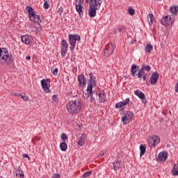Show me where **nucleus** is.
Listing matches in <instances>:
<instances>
[{
    "label": "nucleus",
    "mask_w": 178,
    "mask_h": 178,
    "mask_svg": "<svg viewBox=\"0 0 178 178\" xmlns=\"http://www.w3.org/2000/svg\"><path fill=\"white\" fill-rule=\"evenodd\" d=\"M30 20L33 22L35 24V31H41V24L42 21L40 17V15L35 14V13H33L31 14V17H29Z\"/></svg>",
    "instance_id": "nucleus-4"
},
{
    "label": "nucleus",
    "mask_w": 178,
    "mask_h": 178,
    "mask_svg": "<svg viewBox=\"0 0 178 178\" xmlns=\"http://www.w3.org/2000/svg\"><path fill=\"white\" fill-rule=\"evenodd\" d=\"M52 99H53V101H54V102H56V101H58V95H54L52 96Z\"/></svg>",
    "instance_id": "nucleus-47"
},
{
    "label": "nucleus",
    "mask_w": 178,
    "mask_h": 178,
    "mask_svg": "<svg viewBox=\"0 0 178 178\" xmlns=\"http://www.w3.org/2000/svg\"><path fill=\"white\" fill-rule=\"evenodd\" d=\"M26 60H30V59H31V57L30 56H27L26 57Z\"/></svg>",
    "instance_id": "nucleus-54"
},
{
    "label": "nucleus",
    "mask_w": 178,
    "mask_h": 178,
    "mask_svg": "<svg viewBox=\"0 0 178 178\" xmlns=\"http://www.w3.org/2000/svg\"><path fill=\"white\" fill-rule=\"evenodd\" d=\"M78 82L80 87H84L87 83V79H86L83 74H81L78 76Z\"/></svg>",
    "instance_id": "nucleus-19"
},
{
    "label": "nucleus",
    "mask_w": 178,
    "mask_h": 178,
    "mask_svg": "<svg viewBox=\"0 0 178 178\" xmlns=\"http://www.w3.org/2000/svg\"><path fill=\"white\" fill-rule=\"evenodd\" d=\"M172 174L173 176H178V170H172Z\"/></svg>",
    "instance_id": "nucleus-49"
},
{
    "label": "nucleus",
    "mask_w": 178,
    "mask_h": 178,
    "mask_svg": "<svg viewBox=\"0 0 178 178\" xmlns=\"http://www.w3.org/2000/svg\"><path fill=\"white\" fill-rule=\"evenodd\" d=\"M79 1H81V2L82 1L83 2V1H84V0H79ZM88 0H86V2H88Z\"/></svg>",
    "instance_id": "nucleus-57"
},
{
    "label": "nucleus",
    "mask_w": 178,
    "mask_h": 178,
    "mask_svg": "<svg viewBox=\"0 0 178 178\" xmlns=\"http://www.w3.org/2000/svg\"><path fill=\"white\" fill-rule=\"evenodd\" d=\"M4 60L7 65L13 63V55L8 51V49L3 48L0 49V60Z\"/></svg>",
    "instance_id": "nucleus-2"
},
{
    "label": "nucleus",
    "mask_w": 178,
    "mask_h": 178,
    "mask_svg": "<svg viewBox=\"0 0 178 178\" xmlns=\"http://www.w3.org/2000/svg\"><path fill=\"white\" fill-rule=\"evenodd\" d=\"M131 120H130L129 118L126 117V115H124V117L122 118V122L123 123V124H129V123H130Z\"/></svg>",
    "instance_id": "nucleus-32"
},
{
    "label": "nucleus",
    "mask_w": 178,
    "mask_h": 178,
    "mask_svg": "<svg viewBox=\"0 0 178 178\" xmlns=\"http://www.w3.org/2000/svg\"><path fill=\"white\" fill-rule=\"evenodd\" d=\"M52 73L54 76H58V68H55Z\"/></svg>",
    "instance_id": "nucleus-48"
},
{
    "label": "nucleus",
    "mask_w": 178,
    "mask_h": 178,
    "mask_svg": "<svg viewBox=\"0 0 178 178\" xmlns=\"http://www.w3.org/2000/svg\"><path fill=\"white\" fill-rule=\"evenodd\" d=\"M53 177L54 178H59V177H60V175H59V174H54L53 175Z\"/></svg>",
    "instance_id": "nucleus-51"
},
{
    "label": "nucleus",
    "mask_w": 178,
    "mask_h": 178,
    "mask_svg": "<svg viewBox=\"0 0 178 178\" xmlns=\"http://www.w3.org/2000/svg\"><path fill=\"white\" fill-rule=\"evenodd\" d=\"M91 173H92V172L91 170L88 171V172H85V173L83 175L82 177H83V178L88 177V176H90V175H91Z\"/></svg>",
    "instance_id": "nucleus-38"
},
{
    "label": "nucleus",
    "mask_w": 178,
    "mask_h": 178,
    "mask_svg": "<svg viewBox=\"0 0 178 178\" xmlns=\"http://www.w3.org/2000/svg\"><path fill=\"white\" fill-rule=\"evenodd\" d=\"M105 154H106V151L102 150L101 152V153L99 154H98L97 158H102V156H104V155H105Z\"/></svg>",
    "instance_id": "nucleus-43"
},
{
    "label": "nucleus",
    "mask_w": 178,
    "mask_h": 178,
    "mask_svg": "<svg viewBox=\"0 0 178 178\" xmlns=\"http://www.w3.org/2000/svg\"><path fill=\"white\" fill-rule=\"evenodd\" d=\"M154 20H155V17H154V15L149 14L147 15V22H148L149 26H152Z\"/></svg>",
    "instance_id": "nucleus-26"
},
{
    "label": "nucleus",
    "mask_w": 178,
    "mask_h": 178,
    "mask_svg": "<svg viewBox=\"0 0 178 178\" xmlns=\"http://www.w3.org/2000/svg\"><path fill=\"white\" fill-rule=\"evenodd\" d=\"M120 102L122 104V106H126V105H127V104H129L130 102V99L127 98L126 99H124Z\"/></svg>",
    "instance_id": "nucleus-36"
},
{
    "label": "nucleus",
    "mask_w": 178,
    "mask_h": 178,
    "mask_svg": "<svg viewBox=\"0 0 178 178\" xmlns=\"http://www.w3.org/2000/svg\"><path fill=\"white\" fill-rule=\"evenodd\" d=\"M147 149V147L145 146V145H140V156H143V155H144V154H145V151Z\"/></svg>",
    "instance_id": "nucleus-28"
},
{
    "label": "nucleus",
    "mask_w": 178,
    "mask_h": 178,
    "mask_svg": "<svg viewBox=\"0 0 178 178\" xmlns=\"http://www.w3.org/2000/svg\"><path fill=\"white\" fill-rule=\"evenodd\" d=\"M67 52V49L61 48V56H63V58H65V56H66Z\"/></svg>",
    "instance_id": "nucleus-37"
},
{
    "label": "nucleus",
    "mask_w": 178,
    "mask_h": 178,
    "mask_svg": "<svg viewBox=\"0 0 178 178\" xmlns=\"http://www.w3.org/2000/svg\"><path fill=\"white\" fill-rule=\"evenodd\" d=\"M134 94H135V95L138 97V98H140V99L142 100L143 104H147V100H146L145 95L144 94V92L140 91L139 90H136L134 91Z\"/></svg>",
    "instance_id": "nucleus-16"
},
{
    "label": "nucleus",
    "mask_w": 178,
    "mask_h": 178,
    "mask_svg": "<svg viewBox=\"0 0 178 178\" xmlns=\"http://www.w3.org/2000/svg\"><path fill=\"white\" fill-rule=\"evenodd\" d=\"M98 92L95 90H92L91 86L87 87V90L83 92V98L86 99H89L90 102L95 101V99L98 97Z\"/></svg>",
    "instance_id": "nucleus-3"
},
{
    "label": "nucleus",
    "mask_w": 178,
    "mask_h": 178,
    "mask_svg": "<svg viewBox=\"0 0 178 178\" xmlns=\"http://www.w3.org/2000/svg\"><path fill=\"white\" fill-rule=\"evenodd\" d=\"M113 169L116 172L118 170V169H120L122 168V161L117 160L113 163Z\"/></svg>",
    "instance_id": "nucleus-24"
},
{
    "label": "nucleus",
    "mask_w": 178,
    "mask_h": 178,
    "mask_svg": "<svg viewBox=\"0 0 178 178\" xmlns=\"http://www.w3.org/2000/svg\"><path fill=\"white\" fill-rule=\"evenodd\" d=\"M168 159V153L166 152H160L156 158L158 162H165Z\"/></svg>",
    "instance_id": "nucleus-18"
},
{
    "label": "nucleus",
    "mask_w": 178,
    "mask_h": 178,
    "mask_svg": "<svg viewBox=\"0 0 178 178\" xmlns=\"http://www.w3.org/2000/svg\"><path fill=\"white\" fill-rule=\"evenodd\" d=\"M14 95H15V97H21L22 94L15 93Z\"/></svg>",
    "instance_id": "nucleus-53"
},
{
    "label": "nucleus",
    "mask_w": 178,
    "mask_h": 178,
    "mask_svg": "<svg viewBox=\"0 0 178 178\" xmlns=\"http://www.w3.org/2000/svg\"><path fill=\"white\" fill-rule=\"evenodd\" d=\"M61 48L67 49V47H69V44H67V42L65 40H61Z\"/></svg>",
    "instance_id": "nucleus-33"
},
{
    "label": "nucleus",
    "mask_w": 178,
    "mask_h": 178,
    "mask_svg": "<svg viewBox=\"0 0 178 178\" xmlns=\"http://www.w3.org/2000/svg\"><path fill=\"white\" fill-rule=\"evenodd\" d=\"M21 41H22L24 44H26V45H29V44H31V42H33V37L29 35H23L21 38Z\"/></svg>",
    "instance_id": "nucleus-14"
},
{
    "label": "nucleus",
    "mask_w": 178,
    "mask_h": 178,
    "mask_svg": "<svg viewBox=\"0 0 178 178\" xmlns=\"http://www.w3.org/2000/svg\"><path fill=\"white\" fill-rule=\"evenodd\" d=\"M74 47H76V45H71L70 47V51H74Z\"/></svg>",
    "instance_id": "nucleus-52"
},
{
    "label": "nucleus",
    "mask_w": 178,
    "mask_h": 178,
    "mask_svg": "<svg viewBox=\"0 0 178 178\" xmlns=\"http://www.w3.org/2000/svg\"><path fill=\"white\" fill-rule=\"evenodd\" d=\"M131 70L132 76L134 77H136V76H137L136 75L137 72L140 70V67L138 65H136V64H134L131 67Z\"/></svg>",
    "instance_id": "nucleus-21"
},
{
    "label": "nucleus",
    "mask_w": 178,
    "mask_h": 178,
    "mask_svg": "<svg viewBox=\"0 0 178 178\" xmlns=\"http://www.w3.org/2000/svg\"><path fill=\"white\" fill-rule=\"evenodd\" d=\"M124 116L127 117L128 119L131 120L134 116V113H133L132 111H127V112L124 113Z\"/></svg>",
    "instance_id": "nucleus-27"
},
{
    "label": "nucleus",
    "mask_w": 178,
    "mask_h": 178,
    "mask_svg": "<svg viewBox=\"0 0 178 178\" xmlns=\"http://www.w3.org/2000/svg\"><path fill=\"white\" fill-rule=\"evenodd\" d=\"M0 178H2V177H0Z\"/></svg>",
    "instance_id": "nucleus-59"
},
{
    "label": "nucleus",
    "mask_w": 178,
    "mask_h": 178,
    "mask_svg": "<svg viewBox=\"0 0 178 178\" xmlns=\"http://www.w3.org/2000/svg\"><path fill=\"white\" fill-rule=\"evenodd\" d=\"M113 50H114V47L112 43H109L107 45H106V47L104 51V56H106V58H108V56H111V55H112V54L113 53Z\"/></svg>",
    "instance_id": "nucleus-8"
},
{
    "label": "nucleus",
    "mask_w": 178,
    "mask_h": 178,
    "mask_svg": "<svg viewBox=\"0 0 178 178\" xmlns=\"http://www.w3.org/2000/svg\"><path fill=\"white\" fill-rule=\"evenodd\" d=\"M128 12L129 13V15H131V16H133V15H134V13H136V11L134 10V9L130 8L129 10H128Z\"/></svg>",
    "instance_id": "nucleus-42"
},
{
    "label": "nucleus",
    "mask_w": 178,
    "mask_h": 178,
    "mask_svg": "<svg viewBox=\"0 0 178 178\" xmlns=\"http://www.w3.org/2000/svg\"><path fill=\"white\" fill-rule=\"evenodd\" d=\"M61 139L63 140V141L64 143H65V141H66L67 140V136L66 135V134H61Z\"/></svg>",
    "instance_id": "nucleus-40"
},
{
    "label": "nucleus",
    "mask_w": 178,
    "mask_h": 178,
    "mask_svg": "<svg viewBox=\"0 0 178 178\" xmlns=\"http://www.w3.org/2000/svg\"><path fill=\"white\" fill-rule=\"evenodd\" d=\"M151 70V66L145 65V63H143L142 65V68L138 70L136 76L138 79H141V75L143 73H145V72H149Z\"/></svg>",
    "instance_id": "nucleus-9"
},
{
    "label": "nucleus",
    "mask_w": 178,
    "mask_h": 178,
    "mask_svg": "<svg viewBox=\"0 0 178 178\" xmlns=\"http://www.w3.org/2000/svg\"><path fill=\"white\" fill-rule=\"evenodd\" d=\"M172 170H178V165H177V164H175L174 165Z\"/></svg>",
    "instance_id": "nucleus-50"
},
{
    "label": "nucleus",
    "mask_w": 178,
    "mask_h": 178,
    "mask_svg": "<svg viewBox=\"0 0 178 178\" xmlns=\"http://www.w3.org/2000/svg\"><path fill=\"white\" fill-rule=\"evenodd\" d=\"M21 98L24 100V101H27L29 99V97L26 96V94L24 93V95H21Z\"/></svg>",
    "instance_id": "nucleus-45"
},
{
    "label": "nucleus",
    "mask_w": 178,
    "mask_h": 178,
    "mask_svg": "<svg viewBox=\"0 0 178 178\" xmlns=\"http://www.w3.org/2000/svg\"><path fill=\"white\" fill-rule=\"evenodd\" d=\"M87 140V136L85 134H83L81 137H79V140L78 141V145L83 147L86 144V140Z\"/></svg>",
    "instance_id": "nucleus-22"
},
{
    "label": "nucleus",
    "mask_w": 178,
    "mask_h": 178,
    "mask_svg": "<svg viewBox=\"0 0 178 178\" xmlns=\"http://www.w3.org/2000/svg\"><path fill=\"white\" fill-rule=\"evenodd\" d=\"M101 5H102V0H90L89 6L99 10L101 8Z\"/></svg>",
    "instance_id": "nucleus-12"
},
{
    "label": "nucleus",
    "mask_w": 178,
    "mask_h": 178,
    "mask_svg": "<svg viewBox=\"0 0 178 178\" xmlns=\"http://www.w3.org/2000/svg\"><path fill=\"white\" fill-rule=\"evenodd\" d=\"M26 9L28 10L29 17L31 16V13H35V11H34V9H33V7L31 6H28Z\"/></svg>",
    "instance_id": "nucleus-34"
},
{
    "label": "nucleus",
    "mask_w": 178,
    "mask_h": 178,
    "mask_svg": "<svg viewBox=\"0 0 178 178\" xmlns=\"http://www.w3.org/2000/svg\"><path fill=\"white\" fill-rule=\"evenodd\" d=\"M158 79H159V74L158 72H152V76L150 77V83L152 86L156 84V81H158Z\"/></svg>",
    "instance_id": "nucleus-17"
},
{
    "label": "nucleus",
    "mask_w": 178,
    "mask_h": 178,
    "mask_svg": "<svg viewBox=\"0 0 178 178\" xmlns=\"http://www.w3.org/2000/svg\"><path fill=\"white\" fill-rule=\"evenodd\" d=\"M177 91H178V86L176 85V86H175V92H177Z\"/></svg>",
    "instance_id": "nucleus-56"
},
{
    "label": "nucleus",
    "mask_w": 178,
    "mask_h": 178,
    "mask_svg": "<svg viewBox=\"0 0 178 178\" xmlns=\"http://www.w3.org/2000/svg\"><path fill=\"white\" fill-rule=\"evenodd\" d=\"M141 79H143V80L144 81H145L147 80V76L145 75V72H143L141 74Z\"/></svg>",
    "instance_id": "nucleus-44"
},
{
    "label": "nucleus",
    "mask_w": 178,
    "mask_h": 178,
    "mask_svg": "<svg viewBox=\"0 0 178 178\" xmlns=\"http://www.w3.org/2000/svg\"><path fill=\"white\" fill-rule=\"evenodd\" d=\"M30 20L33 22L35 24V31H41V24L42 21L40 17V15L35 14V13H33L31 14V17H29Z\"/></svg>",
    "instance_id": "nucleus-5"
},
{
    "label": "nucleus",
    "mask_w": 178,
    "mask_h": 178,
    "mask_svg": "<svg viewBox=\"0 0 178 178\" xmlns=\"http://www.w3.org/2000/svg\"><path fill=\"white\" fill-rule=\"evenodd\" d=\"M170 13H172V15H176V14H177V12H178V6H172V7H170Z\"/></svg>",
    "instance_id": "nucleus-31"
},
{
    "label": "nucleus",
    "mask_w": 178,
    "mask_h": 178,
    "mask_svg": "<svg viewBox=\"0 0 178 178\" xmlns=\"http://www.w3.org/2000/svg\"><path fill=\"white\" fill-rule=\"evenodd\" d=\"M41 86L44 92H50L49 87H51V79H42L41 81Z\"/></svg>",
    "instance_id": "nucleus-7"
},
{
    "label": "nucleus",
    "mask_w": 178,
    "mask_h": 178,
    "mask_svg": "<svg viewBox=\"0 0 178 178\" xmlns=\"http://www.w3.org/2000/svg\"><path fill=\"white\" fill-rule=\"evenodd\" d=\"M115 108H116V109H119V108H123V104H122V103H121L120 102H118V103H117V104H115Z\"/></svg>",
    "instance_id": "nucleus-41"
},
{
    "label": "nucleus",
    "mask_w": 178,
    "mask_h": 178,
    "mask_svg": "<svg viewBox=\"0 0 178 178\" xmlns=\"http://www.w3.org/2000/svg\"><path fill=\"white\" fill-rule=\"evenodd\" d=\"M124 109V108H122V109H121V111L123 112Z\"/></svg>",
    "instance_id": "nucleus-58"
},
{
    "label": "nucleus",
    "mask_w": 178,
    "mask_h": 178,
    "mask_svg": "<svg viewBox=\"0 0 178 178\" xmlns=\"http://www.w3.org/2000/svg\"><path fill=\"white\" fill-rule=\"evenodd\" d=\"M15 176L19 178L24 177V174L23 173V171H22V168H20V167L15 168Z\"/></svg>",
    "instance_id": "nucleus-23"
},
{
    "label": "nucleus",
    "mask_w": 178,
    "mask_h": 178,
    "mask_svg": "<svg viewBox=\"0 0 178 178\" xmlns=\"http://www.w3.org/2000/svg\"><path fill=\"white\" fill-rule=\"evenodd\" d=\"M99 101L102 102V104H104V102H106V95L104 92L99 93Z\"/></svg>",
    "instance_id": "nucleus-25"
},
{
    "label": "nucleus",
    "mask_w": 178,
    "mask_h": 178,
    "mask_svg": "<svg viewBox=\"0 0 178 178\" xmlns=\"http://www.w3.org/2000/svg\"><path fill=\"white\" fill-rule=\"evenodd\" d=\"M149 147H156L159 143H161V138L158 137L156 135H153L149 137V140H147Z\"/></svg>",
    "instance_id": "nucleus-6"
},
{
    "label": "nucleus",
    "mask_w": 178,
    "mask_h": 178,
    "mask_svg": "<svg viewBox=\"0 0 178 178\" xmlns=\"http://www.w3.org/2000/svg\"><path fill=\"white\" fill-rule=\"evenodd\" d=\"M119 33H126V26L124 25L120 26L118 29Z\"/></svg>",
    "instance_id": "nucleus-35"
},
{
    "label": "nucleus",
    "mask_w": 178,
    "mask_h": 178,
    "mask_svg": "<svg viewBox=\"0 0 178 178\" xmlns=\"http://www.w3.org/2000/svg\"><path fill=\"white\" fill-rule=\"evenodd\" d=\"M97 10H99L98 8L89 6L88 15L90 17H95L97 16Z\"/></svg>",
    "instance_id": "nucleus-20"
},
{
    "label": "nucleus",
    "mask_w": 178,
    "mask_h": 178,
    "mask_svg": "<svg viewBox=\"0 0 178 178\" xmlns=\"http://www.w3.org/2000/svg\"><path fill=\"white\" fill-rule=\"evenodd\" d=\"M81 100L76 99L70 102L67 105V109L71 115L79 113L81 111Z\"/></svg>",
    "instance_id": "nucleus-1"
},
{
    "label": "nucleus",
    "mask_w": 178,
    "mask_h": 178,
    "mask_svg": "<svg viewBox=\"0 0 178 178\" xmlns=\"http://www.w3.org/2000/svg\"><path fill=\"white\" fill-rule=\"evenodd\" d=\"M83 9L84 7L81 6V1H79L78 3L76 4V10L78 12L81 19H83V16H84V13L83 12Z\"/></svg>",
    "instance_id": "nucleus-13"
},
{
    "label": "nucleus",
    "mask_w": 178,
    "mask_h": 178,
    "mask_svg": "<svg viewBox=\"0 0 178 178\" xmlns=\"http://www.w3.org/2000/svg\"><path fill=\"white\" fill-rule=\"evenodd\" d=\"M60 149H61V151H66V149H67V144L66 143V142H63L60 144Z\"/></svg>",
    "instance_id": "nucleus-30"
},
{
    "label": "nucleus",
    "mask_w": 178,
    "mask_h": 178,
    "mask_svg": "<svg viewBox=\"0 0 178 178\" xmlns=\"http://www.w3.org/2000/svg\"><path fill=\"white\" fill-rule=\"evenodd\" d=\"M89 77L88 87L92 88L93 86H97V81L95 80V76L92 74V72L89 74Z\"/></svg>",
    "instance_id": "nucleus-15"
},
{
    "label": "nucleus",
    "mask_w": 178,
    "mask_h": 178,
    "mask_svg": "<svg viewBox=\"0 0 178 178\" xmlns=\"http://www.w3.org/2000/svg\"><path fill=\"white\" fill-rule=\"evenodd\" d=\"M58 13L60 15H62V13H63V7H60L58 10Z\"/></svg>",
    "instance_id": "nucleus-46"
},
{
    "label": "nucleus",
    "mask_w": 178,
    "mask_h": 178,
    "mask_svg": "<svg viewBox=\"0 0 178 178\" xmlns=\"http://www.w3.org/2000/svg\"><path fill=\"white\" fill-rule=\"evenodd\" d=\"M23 158H29V155L28 154H24L22 155Z\"/></svg>",
    "instance_id": "nucleus-55"
},
{
    "label": "nucleus",
    "mask_w": 178,
    "mask_h": 178,
    "mask_svg": "<svg viewBox=\"0 0 178 178\" xmlns=\"http://www.w3.org/2000/svg\"><path fill=\"white\" fill-rule=\"evenodd\" d=\"M152 49H154V47H152V44H149L145 48V51L146 52V54H151Z\"/></svg>",
    "instance_id": "nucleus-29"
},
{
    "label": "nucleus",
    "mask_w": 178,
    "mask_h": 178,
    "mask_svg": "<svg viewBox=\"0 0 178 178\" xmlns=\"http://www.w3.org/2000/svg\"><path fill=\"white\" fill-rule=\"evenodd\" d=\"M173 23V15H167L161 19V24L163 26H170Z\"/></svg>",
    "instance_id": "nucleus-10"
},
{
    "label": "nucleus",
    "mask_w": 178,
    "mask_h": 178,
    "mask_svg": "<svg viewBox=\"0 0 178 178\" xmlns=\"http://www.w3.org/2000/svg\"><path fill=\"white\" fill-rule=\"evenodd\" d=\"M44 9H49V3H48V0H44Z\"/></svg>",
    "instance_id": "nucleus-39"
},
{
    "label": "nucleus",
    "mask_w": 178,
    "mask_h": 178,
    "mask_svg": "<svg viewBox=\"0 0 178 178\" xmlns=\"http://www.w3.org/2000/svg\"><path fill=\"white\" fill-rule=\"evenodd\" d=\"M81 38L79 35L70 34L69 35V42L70 45H76V41H80Z\"/></svg>",
    "instance_id": "nucleus-11"
}]
</instances>
